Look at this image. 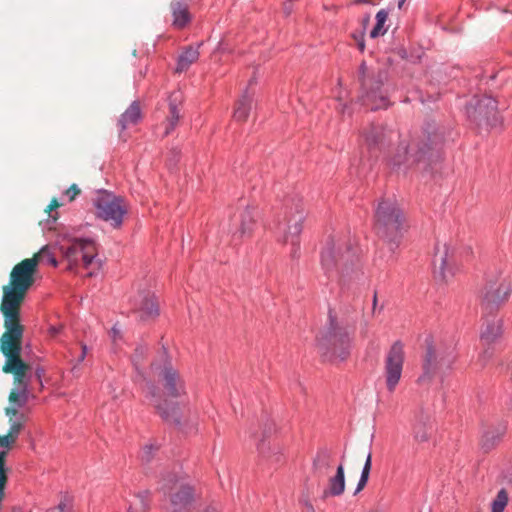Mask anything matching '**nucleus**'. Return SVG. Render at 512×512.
Masks as SVG:
<instances>
[{"instance_id":"obj_51","label":"nucleus","mask_w":512,"mask_h":512,"mask_svg":"<svg viewBox=\"0 0 512 512\" xmlns=\"http://www.w3.org/2000/svg\"><path fill=\"white\" fill-rule=\"evenodd\" d=\"M358 48H359L360 51H364L365 43H364L363 39L358 41Z\"/></svg>"},{"instance_id":"obj_23","label":"nucleus","mask_w":512,"mask_h":512,"mask_svg":"<svg viewBox=\"0 0 512 512\" xmlns=\"http://www.w3.org/2000/svg\"><path fill=\"white\" fill-rule=\"evenodd\" d=\"M333 454L327 448H321L317 451L312 463V473L317 478L327 476L332 468Z\"/></svg>"},{"instance_id":"obj_21","label":"nucleus","mask_w":512,"mask_h":512,"mask_svg":"<svg viewBox=\"0 0 512 512\" xmlns=\"http://www.w3.org/2000/svg\"><path fill=\"white\" fill-rule=\"evenodd\" d=\"M506 431L507 424L503 421L486 424L482 431L481 448L485 452L494 449L502 441Z\"/></svg>"},{"instance_id":"obj_60","label":"nucleus","mask_w":512,"mask_h":512,"mask_svg":"<svg viewBox=\"0 0 512 512\" xmlns=\"http://www.w3.org/2000/svg\"><path fill=\"white\" fill-rule=\"evenodd\" d=\"M512 481V479H510Z\"/></svg>"},{"instance_id":"obj_9","label":"nucleus","mask_w":512,"mask_h":512,"mask_svg":"<svg viewBox=\"0 0 512 512\" xmlns=\"http://www.w3.org/2000/svg\"><path fill=\"white\" fill-rule=\"evenodd\" d=\"M306 218L304 208L297 196H290L285 199L281 213L278 216V225H283L285 230V241L291 238V257H299L300 244L299 235L303 229V222Z\"/></svg>"},{"instance_id":"obj_36","label":"nucleus","mask_w":512,"mask_h":512,"mask_svg":"<svg viewBox=\"0 0 512 512\" xmlns=\"http://www.w3.org/2000/svg\"><path fill=\"white\" fill-rule=\"evenodd\" d=\"M33 258L37 259V263H47L52 265L53 267H56L58 265V262L54 254L51 252V249L47 245L43 246Z\"/></svg>"},{"instance_id":"obj_48","label":"nucleus","mask_w":512,"mask_h":512,"mask_svg":"<svg viewBox=\"0 0 512 512\" xmlns=\"http://www.w3.org/2000/svg\"><path fill=\"white\" fill-rule=\"evenodd\" d=\"M259 451L260 453H262L264 456L266 457H270V454L268 451H266V447H265V444L262 443L260 446H259Z\"/></svg>"},{"instance_id":"obj_6","label":"nucleus","mask_w":512,"mask_h":512,"mask_svg":"<svg viewBox=\"0 0 512 512\" xmlns=\"http://www.w3.org/2000/svg\"><path fill=\"white\" fill-rule=\"evenodd\" d=\"M359 80L361 93L358 101L361 105L369 107L371 111L390 107L389 92L385 86L388 80L387 70L378 69L376 73L370 75L366 63L362 62L359 66Z\"/></svg>"},{"instance_id":"obj_34","label":"nucleus","mask_w":512,"mask_h":512,"mask_svg":"<svg viewBox=\"0 0 512 512\" xmlns=\"http://www.w3.org/2000/svg\"><path fill=\"white\" fill-rule=\"evenodd\" d=\"M253 224V211L252 208L247 207L246 210L241 215V225L239 231L235 232L234 235H238V237H243L246 234H250L252 231Z\"/></svg>"},{"instance_id":"obj_15","label":"nucleus","mask_w":512,"mask_h":512,"mask_svg":"<svg viewBox=\"0 0 512 512\" xmlns=\"http://www.w3.org/2000/svg\"><path fill=\"white\" fill-rule=\"evenodd\" d=\"M365 144L371 157H378V154L385 151L390 144L398 139L399 133L382 125L372 124L363 133Z\"/></svg>"},{"instance_id":"obj_39","label":"nucleus","mask_w":512,"mask_h":512,"mask_svg":"<svg viewBox=\"0 0 512 512\" xmlns=\"http://www.w3.org/2000/svg\"><path fill=\"white\" fill-rule=\"evenodd\" d=\"M146 356V349L142 346H139L135 349L133 355H132V363L135 367V369L142 374L141 372V365Z\"/></svg>"},{"instance_id":"obj_42","label":"nucleus","mask_w":512,"mask_h":512,"mask_svg":"<svg viewBox=\"0 0 512 512\" xmlns=\"http://www.w3.org/2000/svg\"><path fill=\"white\" fill-rule=\"evenodd\" d=\"M80 194V189L76 184H72L66 191L65 195L69 198L70 201H73L76 196Z\"/></svg>"},{"instance_id":"obj_2","label":"nucleus","mask_w":512,"mask_h":512,"mask_svg":"<svg viewBox=\"0 0 512 512\" xmlns=\"http://www.w3.org/2000/svg\"><path fill=\"white\" fill-rule=\"evenodd\" d=\"M6 330L0 338V351L5 356L2 371L13 375L14 388L10 391L8 400L10 403L22 406L21 397L26 398L28 382L26 376L30 370L29 364L21 358L22 337L24 328L20 322H5Z\"/></svg>"},{"instance_id":"obj_52","label":"nucleus","mask_w":512,"mask_h":512,"mask_svg":"<svg viewBox=\"0 0 512 512\" xmlns=\"http://www.w3.org/2000/svg\"><path fill=\"white\" fill-rule=\"evenodd\" d=\"M370 21V15L369 14H366L364 17H363V25L366 26Z\"/></svg>"},{"instance_id":"obj_11","label":"nucleus","mask_w":512,"mask_h":512,"mask_svg":"<svg viewBox=\"0 0 512 512\" xmlns=\"http://www.w3.org/2000/svg\"><path fill=\"white\" fill-rule=\"evenodd\" d=\"M92 205L96 219L108 223L113 229L122 227L124 216L128 213L123 197L111 191L99 189L92 200Z\"/></svg>"},{"instance_id":"obj_47","label":"nucleus","mask_w":512,"mask_h":512,"mask_svg":"<svg viewBox=\"0 0 512 512\" xmlns=\"http://www.w3.org/2000/svg\"><path fill=\"white\" fill-rule=\"evenodd\" d=\"M354 5H360V4H374L373 0H353L352 2Z\"/></svg>"},{"instance_id":"obj_1","label":"nucleus","mask_w":512,"mask_h":512,"mask_svg":"<svg viewBox=\"0 0 512 512\" xmlns=\"http://www.w3.org/2000/svg\"><path fill=\"white\" fill-rule=\"evenodd\" d=\"M448 130L435 121H426L421 131L410 140H400L396 152L387 160L391 171L406 174L414 165L422 163L432 168L442 159Z\"/></svg>"},{"instance_id":"obj_20","label":"nucleus","mask_w":512,"mask_h":512,"mask_svg":"<svg viewBox=\"0 0 512 512\" xmlns=\"http://www.w3.org/2000/svg\"><path fill=\"white\" fill-rule=\"evenodd\" d=\"M134 309L139 313L141 320L154 319L160 316L159 301L150 290L140 291L133 303Z\"/></svg>"},{"instance_id":"obj_28","label":"nucleus","mask_w":512,"mask_h":512,"mask_svg":"<svg viewBox=\"0 0 512 512\" xmlns=\"http://www.w3.org/2000/svg\"><path fill=\"white\" fill-rule=\"evenodd\" d=\"M169 102V117H168V124L165 129V135H169L176 127L179 119H180V113L178 110V104L181 102V93L180 92H173L168 97Z\"/></svg>"},{"instance_id":"obj_10","label":"nucleus","mask_w":512,"mask_h":512,"mask_svg":"<svg viewBox=\"0 0 512 512\" xmlns=\"http://www.w3.org/2000/svg\"><path fill=\"white\" fill-rule=\"evenodd\" d=\"M502 270L494 268L485 276V285L481 293V306L484 313L492 315L504 304L512 293V283L502 277Z\"/></svg>"},{"instance_id":"obj_18","label":"nucleus","mask_w":512,"mask_h":512,"mask_svg":"<svg viewBox=\"0 0 512 512\" xmlns=\"http://www.w3.org/2000/svg\"><path fill=\"white\" fill-rule=\"evenodd\" d=\"M444 363L440 351L433 345L432 341H426V350L423 357L422 373L417 379L420 386L428 387L437 375Z\"/></svg>"},{"instance_id":"obj_25","label":"nucleus","mask_w":512,"mask_h":512,"mask_svg":"<svg viewBox=\"0 0 512 512\" xmlns=\"http://www.w3.org/2000/svg\"><path fill=\"white\" fill-rule=\"evenodd\" d=\"M345 491V473L344 465L341 462L334 476L328 479V484L324 490V496H340Z\"/></svg>"},{"instance_id":"obj_22","label":"nucleus","mask_w":512,"mask_h":512,"mask_svg":"<svg viewBox=\"0 0 512 512\" xmlns=\"http://www.w3.org/2000/svg\"><path fill=\"white\" fill-rule=\"evenodd\" d=\"M434 432L433 422L428 414L421 413L416 417L413 425V439L418 444L426 443L430 440Z\"/></svg>"},{"instance_id":"obj_59","label":"nucleus","mask_w":512,"mask_h":512,"mask_svg":"<svg viewBox=\"0 0 512 512\" xmlns=\"http://www.w3.org/2000/svg\"><path fill=\"white\" fill-rule=\"evenodd\" d=\"M254 82H255V79H254V78H252V79L249 81V84H252V83H254Z\"/></svg>"},{"instance_id":"obj_54","label":"nucleus","mask_w":512,"mask_h":512,"mask_svg":"<svg viewBox=\"0 0 512 512\" xmlns=\"http://www.w3.org/2000/svg\"><path fill=\"white\" fill-rule=\"evenodd\" d=\"M82 349H83V351H82V354H81V356H80V358H79V361H83V359H84V357H85V354H86V349H87V348H86V346L84 345V346L82 347Z\"/></svg>"},{"instance_id":"obj_31","label":"nucleus","mask_w":512,"mask_h":512,"mask_svg":"<svg viewBox=\"0 0 512 512\" xmlns=\"http://www.w3.org/2000/svg\"><path fill=\"white\" fill-rule=\"evenodd\" d=\"M356 457L359 460L365 459V464H364V467H363V470H362V473H361V477H360L359 482L357 484V488H356L355 494L360 492L366 486V484H367V481H368V478H369V473H370V470H371V459H372L371 452L370 451H366L364 449H359L356 452Z\"/></svg>"},{"instance_id":"obj_35","label":"nucleus","mask_w":512,"mask_h":512,"mask_svg":"<svg viewBox=\"0 0 512 512\" xmlns=\"http://www.w3.org/2000/svg\"><path fill=\"white\" fill-rule=\"evenodd\" d=\"M493 357L494 349L488 346L484 348L482 352L478 355L477 359L474 362V365L477 369H484L488 366Z\"/></svg>"},{"instance_id":"obj_5","label":"nucleus","mask_w":512,"mask_h":512,"mask_svg":"<svg viewBox=\"0 0 512 512\" xmlns=\"http://www.w3.org/2000/svg\"><path fill=\"white\" fill-rule=\"evenodd\" d=\"M321 267L328 278L348 275L358 263L357 249L342 238L330 236L321 251Z\"/></svg>"},{"instance_id":"obj_16","label":"nucleus","mask_w":512,"mask_h":512,"mask_svg":"<svg viewBox=\"0 0 512 512\" xmlns=\"http://www.w3.org/2000/svg\"><path fill=\"white\" fill-rule=\"evenodd\" d=\"M404 357L403 345L399 341L391 346L386 355L384 377L386 388L390 393L395 391L401 379Z\"/></svg>"},{"instance_id":"obj_45","label":"nucleus","mask_w":512,"mask_h":512,"mask_svg":"<svg viewBox=\"0 0 512 512\" xmlns=\"http://www.w3.org/2000/svg\"><path fill=\"white\" fill-rule=\"evenodd\" d=\"M120 332L121 330L116 325L111 329V337L113 340H116V338L120 336Z\"/></svg>"},{"instance_id":"obj_29","label":"nucleus","mask_w":512,"mask_h":512,"mask_svg":"<svg viewBox=\"0 0 512 512\" xmlns=\"http://www.w3.org/2000/svg\"><path fill=\"white\" fill-rule=\"evenodd\" d=\"M187 46L182 53L178 56L176 69L177 73H181L186 71L192 63H194L199 58V46Z\"/></svg>"},{"instance_id":"obj_17","label":"nucleus","mask_w":512,"mask_h":512,"mask_svg":"<svg viewBox=\"0 0 512 512\" xmlns=\"http://www.w3.org/2000/svg\"><path fill=\"white\" fill-rule=\"evenodd\" d=\"M457 250L448 244L437 245L433 258L434 274L438 280L448 281L456 272Z\"/></svg>"},{"instance_id":"obj_14","label":"nucleus","mask_w":512,"mask_h":512,"mask_svg":"<svg viewBox=\"0 0 512 512\" xmlns=\"http://www.w3.org/2000/svg\"><path fill=\"white\" fill-rule=\"evenodd\" d=\"M64 257L69 262L68 269L72 270L78 265L80 259L84 267L88 268L97 256V245L90 237L72 238L67 244L61 246Z\"/></svg>"},{"instance_id":"obj_32","label":"nucleus","mask_w":512,"mask_h":512,"mask_svg":"<svg viewBox=\"0 0 512 512\" xmlns=\"http://www.w3.org/2000/svg\"><path fill=\"white\" fill-rule=\"evenodd\" d=\"M389 11L387 9H381L377 12L375 20L376 23L373 27V29L370 31V37L371 38H377L380 35H384L387 31V28H385V23L388 18Z\"/></svg>"},{"instance_id":"obj_58","label":"nucleus","mask_w":512,"mask_h":512,"mask_svg":"<svg viewBox=\"0 0 512 512\" xmlns=\"http://www.w3.org/2000/svg\"><path fill=\"white\" fill-rule=\"evenodd\" d=\"M178 155H179V152H176L174 154V157H173V161L176 163V161L178 160Z\"/></svg>"},{"instance_id":"obj_19","label":"nucleus","mask_w":512,"mask_h":512,"mask_svg":"<svg viewBox=\"0 0 512 512\" xmlns=\"http://www.w3.org/2000/svg\"><path fill=\"white\" fill-rule=\"evenodd\" d=\"M24 416H20V420L10 421V427L6 434H0V482L8 483V468L6 459L9 451L14 447L18 436L22 430Z\"/></svg>"},{"instance_id":"obj_7","label":"nucleus","mask_w":512,"mask_h":512,"mask_svg":"<svg viewBox=\"0 0 512 512\" xmlns=\"http://www.w3.org/2000/svg\"><path fill=\"white\" fill-rule=\"evenodd\" d=\"M404 216L395 201L382 200L375 210V229L380 238L394 252L402 238Z\"/></svg>"},{"instance_id":"obj_50","label":"nucleus","mask_w":512,"mask_h":512,"mask_svg":"<svg viewBox=\"0 0 512 512\" xmlns=\"http://www.w3.org/2000/svg\"><path fill=\"white\" fill-rule=\"evenodd\" d=\"M269 450H272L271 452L274 454V455H277V454H280V448L278 446H275V447H270L269 446Z\"/></svg>"},{"instance_id":"obj_38","label":"nucleus","mask_w":512,"mask_h":512,"mask_svg":"<svg viewBox=\"0 0 512 512\" xmlns=\"http://www.w3.org/2000/svg\"><path fill=\"white\" fill-rule=\"evenodd\" d=\"M221 505L215 500L202 501L198 503L195 508V512H221Z\"/></svg>"},{"instance_id":"obj_57","label":"nucleus","mask_w":512,"mask_h":512,"mask_svg":"<svg viewBox=\"0 0 512 512\" xmlns=\"http://www.w3.org/2000/svg\"><path fill=\"white\" fill-rule=\"evenodd\" d=\"M329 320L330 321L336 320V316L333 315L331 311L329 312Z\"/></svg>"},{"instance_id":"obj_40","label":"nucleus","mask_w":512,"mask_h":512,"mask_svg":"<svg viewBox=\"0 0 512 512\" xmlns=\"http://www.w3.org/2000/svg\"><path fill=\"white\" fill-rule=\"evenodd\" d=\"M156 450L157 448L152 444L145 445L141 452L142 460L145 462L151 461Z\"/></svg>"},{"instance_id":"obj_49","label":"nucleus","mask_w":512,"mask_h":512,"mask_svg":"<svg viewBox=\"0 0 512 512\" xmlns=\"http://www.w3.org/2000/svg\"><path fill=\"white\" fill-rule=\"evenodd\" d=\"M341 106L340 108V112L345 114V113H350L349 110H350V107L347 105V104H339Z\"/></svg>"},{"instance_id":"obj_37","label":"nucleus","mask_w":512,"mask_h":512,"mask_svg":"<svg viewBox=\"0 0 512 512\" xmlns=\"http://www.w3.org/2000/svg\"><path fill=\"white\" fill-rule=\"evenodd\" d=\"M507 503L508 494L504 489H501L492 503V512H503Z\"/></svg>"},{"instance_id":"obj_30","label":"nucleus","mask_w":512,"mask_h":512,"mask_svg":"<svg viewBox=\"0 0 512 512\" xmlns=\"http://www.w3.org/2000/svg\"><path fill=\"white\" fill-rule=\"evenodd\" d=\"M252 95L248 92V89H245L240 99L237 102L234 118L237 121H245L252 108Z\"/></svg>"},{"instance_id":"obj_44","label":"nucleus","mask_w":512,"mask_h":512,"mask_svg":"<svg viewBox=\"0 0 512 512\" xmlns=\"http://www.w3.org/2000/svg\"><path fill=\"white\" fill-rule=\"evenodd\" d=\"M5 414L9 417L10 421H12L13 417L18 414V410L15 407H7L5 409Z\"/></svg>"},{"instance_id":"obj_33","label":"nucleus","mask_w":512,"mask_h":512,"mask_svg":"<svg viewBox=\"0 0 512 512\" xmlns=\"http://www.w3.org/2000/svg\"><path fill=\"white\" fill-rule=\"evenodd\" d=\"M136 502L131 504L128 512H148L150 493L148 491H141L135 494Z\"/></svg>"},{"instance_id":"obj_56","label":"nucleus","mask_w":512,"mask_h":512,"mask_svg":"<svg viewBox=\"0 0 512 512\" xmlns=\"http://www.w3.org/2000/svg\"><path fill=\"white\" fill-rule=\"evenodd\" d=\"M406 0H398V8L401 9Z\"/></svg>"},{"instance_id":"obj_53","label":"nucleus","mask_w":512,"mask_h":512,"mask_svg":"<svg viewBox=\"0 0 512 512\" xmlns=\"http://www.w3.org/2000/svg\"><path fill=\"white\" fill-rule=\"evenodd\" d=\"M284 10L287 15H289L291 13V7L288 3L285 4Z\"/></svg>"},{"instance_id":"obj_27","label":"nucleus","mask_w":512,"mask_h":512,"mask_svg":"<svg viewBox=\"0 0 512 512\" xmlns=\"http://www.w3.org/2000/svg\"><path fill=\"white\" fill-rule=\"evenodd\" d=\"M173 25L178 28L185 27L191 20L188 6L183 0L171 2Z\"/></svg>"},{"instance_id":"obj_43","label":"nucleus","mask_w":512,"mask_h":512,"mask_svg":"<svg viewBox=\"0 0 512 512\" xmlns=\"http://www.w3.org/2000/svg\"><path fill=\"white\" fill-rule=\"evenodd\" d=\"M383 308H384V305H383V304H381L380 306H378L377 293H376V292H374V294H373V307H372V313H373V316H375V317L380 316L381 311L383 310Z\"/></svg>"},{"instance_id":"obj_46","label":"nucleus","mask_w":512,"mask_h":512,"mask_svg":"<svg viewBox=\"0 0 512 512\" xmlns=\"http://www.w3.org/2000/svg\"><path fill=\"white\" fill-rule=\"evenodd\" d=\"M59 207V202L57 199H53L48 205L49 212L56 210Z\"/></svg>"},{"instance_id":"obj_12","label":"nucleus","mask_w":512,"mask_h":512,"mask_svg":"<svg viewBox=\"0 0 512 512\" xmlns=\"http://www.w3.org/2000/svg\"><path fill=\"white\" fill-rule=\"evenodd\" d=\"M465 113L470 123L479 131H488L502 124L497 101L492 96H473L465 106Z\"/></svg>"},{"instance_id":"obj_55","label":"nucleus","mask_w":512,"mask_h":512,"mask_svg":"<svg viewBox=\"0 0 512 512\" xmlns=\"http://www.w3.org/2000/svg\"><path fill=\"white\" fill-rule=\"evenodd\" d=\"M366 170H367V168L365 167V163H363V164H362L361 171H358L357 173H358V174H362V173H364Z\"/></svg>"},{"instance_id":"obj_8","label":"nucleus","mask_w":512,"mask_h":512,"mask_svg":"<svg viewBox=\"0 0 512 512\" xmlns=\"http://www.w3.org/2000/svg\"><path fill=\"white\" fill-rule=\"evenodd\" d=\"M340 323H326L317 337L318 349L325 361H343L349 354V335Z\"/></svg>"},{"instance_id":"obj_41","label":"nucleus","mask_w":512,"mask_h":512,"mask_svg":"<svg viewBox=\"0 0 512 512\" xmlns=\"http://www.w3.org/2000/svg\"><path fill=\"white\" fill-rule=\"evenodd\" d=\"M50 512H72V508L67 499L62 500L58 506L52 509Z\"/></svg>"},{"instance_id":"obj_4","label":"nucleus","mask_w":512,"mask_h":512,"mask_svg":"<svg viewBox=\"0 0 512 512\" xmlns=\"http://www.w3.org/2000/svg\"><path fill=\"white\" fill-rule=\"evenodd\" d=\"M37 267L36 258H27L15 265L9 279V286L3 288L1 312L5 320H20L19 309L27 290L34 282Z\"/></svg>"},{"instance_id":"obj_26","label":"nucleus","mask_w":512,"mask_h":512,"mask_svg":"<svg viewBox=\"0 0 512 512\" xmlns=\"http://www.w3.org/2000/svg\"><path fill=\"white\" fill-rule=\"evenodd\" d=\"M142 119V112L138 101H133L129 107L120 115L118 126L120 131L126 130L128 125H136Z\"/></svg>"},{"instance_id":"obj_13","label":"nucleus","mask_w":512,"mask_h":512,"mask_svg":"<svg viewBox=\"0 0 512 512\" xmlns=\"http://www.w3.org/2000/svg\"><path fill=\"white\" fill-rule=\"evenodd\" d=\"M164 487L170 488L169 494V512H191L193 505L198 499V495L194 487L178 483L179 480L175 475H167L163 479Z\"/></svg>"},{"instance_id":"obj_3","label":"nucleus","mask_w":512,"mask_h":512,"mask_svg":"<svg viewBox=\"0 0 512 512\" xmlns=\"http://www.w3.org/2000/svg\"><path fill=\"white\" fill-rule=\"evenodd\" d=\"M158 362L159 363H152L151 368L153 371L157 372V377L163 385L165 395L171 399H161L158 397L155 394L153 386L148 387V393L150 394L151 402L157 409L159 415L164 420L179 425L181 423L185 407H181L180 404L173 399L179 397L183 393V382L177 371L172 367L165 349L160 352Z\"/></svg>"},{"instance_id":"obj_24","label":"nucleus","mask_w":512,"mask_h":512,"mask_svg":"<svg viewBox=\"0 0 512 512\" xmlns=\"http://www.w3.org/2000/svg\"><path fill=\"white\" fill-rule=\"evenodd\" d=\"M504 334L501 322H484L480 330V340L484 345L489 346L498 342Z\"/></svg>"}]
</instances>
